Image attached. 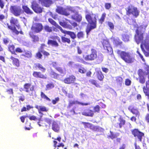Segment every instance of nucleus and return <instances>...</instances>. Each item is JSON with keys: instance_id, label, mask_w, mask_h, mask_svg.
<instances>
[{"instance_id": "obj_21", "label": "nucleus", "mask_w": 149, "mask_h": 149, "mask_svg": "<svg viewBox=\"0 0 149 149\" xmlns=\"http://www.w3.org/2000/svg\"><path fill=\"white\" fill-rule=\"evenodd\" d=\"M29 34L33 42H36L39 41V38L38 35L34 34L31 31L29 32Z\"/></svg>"}, {"instance_id": "obj_53", "label": "nucleus", "mask_w": 149, "mask_h": 149, "mask_svg": "<svg viewBox=\"0 0 149 149\" xmlns=\"http://www.w3.org/2000/svg\"><path fill=\"white\" fill-rule=\"evenodd\" d=\"M40 96L42 98L45 99L46 100L49 101H51V100L42 92H41L40 93Z\"/></svg>"}, {"instance_id": "obj_11", "label": "nucleus", "mask_w": 149, "mask_h": 149, "mask_svg": "<svg viewBox=\"0 0 149 149\" xmlns=\"http://www.w3.org/2000/svg\"><path fill=\"white\" fill-rule=\"evenodd\" d=\"M75 80V77L73 75H71L65 77L62 81L65 84H70L74 83Z\"/></svg>"}, {"instance_id": "obj_1", "label": "nucleus", "mask_w": 149, "mask_h": 149, "mask_svg": "<svg viewBox=\"0 0 149 149\" xmlns=\"http://www.w3.org/2000/svg\"><path fill=\"white\" fill-rule=\"evenodd\" d=\"M97 17L98 16L96 14L92 12L86 15L85 19L89 25L87 26L86 29L87 36L88 35L92 30L96 28Z\"/></svg>"}, {"instance_id": "obj_44", "label": "nucleus", "mask_w": 149, "mask_h": 149, "mask_svg": "<svg viewBox=\"0 0 149 149\" xmlns=\"http://www.w3.org/2000/svg\"><path fill=\"white\" fill-rule=\"evenodd\" d=\"M61 39L63 43H67L68 44H70L71 43V40L70 38L62 36L61 37Z\"/></svg>"}, {"instance_id": "obj_52", "label": "nucleus", "mask_w": 149, "mask_h": 149, "mask_svg": "<svg viewBox=\"0 0 149 149\" xmlns=\"http://www.w3.org/2000/svg\"><path fill=\"white\" fill-rule=\"evenodd\" d=\"M77 36L79 39H82L84 38V34L82 31L78 32L77 34Z\"/></svg>"}, {"instance_id": "obj_7", "label": "nucleus", "mask_w": 149, "mask_h": 149, "mask_svg": "<svg viewBox=\"0 0 149 149\" xmlns=\"http://www.w3.org/2000/svg\"><path fill=\"white\" fill-rule=\"evenodd\" d=\"M132 134L140 142H141L142 139L144 136V134L140 131L138 129L134 128L131 130Z\"/></svg>"}, {"instance_id": "obj_61", "label": "nucleus", "mask_w": 149, "mask_h": 149, "mask_svg": "<svg viewBox=\"0 0 149 149\" xmlns=\"http://www.w3.org/2000/svg\"><path fill=\"white\" fill-rule=\"evenodd\" d=\"M131 84V81L129 79H126L125 80V84L127 86H130Z\"/></svg>"}, {"instance_id": "obj_14", "label": "nucleus", "mask_w": 149, "mask_h": 149, "mask_svg": "<svg viewBox=\"0 0 149 149\" xmlns=\"http://www.w3.org/2000/svg\"><path fill=\"white\" fill-rule=\"evenodd\" d=\"M76 104L81 105L82 106H87L89 105L90 104V102L83 103L77 101H70L69 102L67 108L68 109H70L73 105Z\"/></svg>"}, {"instance_id": "obj_47", "label": "nucleus", "mask_w": 149, "mask_h": 149, "mask_svg": "<svg viewBox=\"0 0 149 149\" xmlns=\"http://www.w3.org/2000/svg\"><path fill=\"white\" fill-rule=\"evenodd\" d=\"M46 87V90H49L54 88V85L52 83H49L47 84Z\"/></svg>"}, {"instance_id": "obj_46", "label": "nucleus", "mask_w": 149, "mask_h": 149, "mask_svg": "<svg viewBox=\"0 0 149 149\" xmlns=\"http://www.w3.org/2000/svg\"><path fill=\"white\" fill-rule=\"evenodd\" d=\"M129 36L128 35L125 34L122 35V40L124 42H127L129 40Z\"/></svg>"}, {"instance_id": "obj_24", "label": "nucleus", "mask_w": 149, "mask_h": 149, "mask_svg": "<svg viewBox=\"0 0 149 149\" xmlns=\"http://www.w3.org/2000/svg\"><path fill=\"white\" fill-rule=\"evenodd\" d=\"M82 114V115L86 116L92 117L94 115L93 111L91 109H88L83 111Z\"/></svg>"}, {"instance_id": "obj_36", "label": "nucleus", "mask_w": 149, "mask_h": 149, "mask_svg": "<svg viewBox=\"0 0 149 149\" xmlns=\"http://www.w3.org/2000/svg\"><path fill=\"white\" fill-rule=\"evenodd\" d=\"M59 24L63 28L69 29H72V26L69 24H68L66 22L64 21L60 22Z\"/></svg>"}, {"instance_id": "obj_63", "label": "nucleus", "mask_w": 149, "mask_h": 149, "mask_svg": "<svg viewBox=\"0 0 149 149\" xmlns=\"http://www.w3.org/2000/svg\"><path fill=\"white\" fill-rule=\"evenodd\" d=\"M6 92L8 94L13 95V90L12 88H9L7 89L6 90Z\"/></svg>"}, {"instance_id": "obj_37", "label": "nucleus", "mask_w": 149, "mask_h": 149, "mask_svg": "<svg viewBox=\"0 0 149 149\" xmlns=\"http://www.w3.org/2000/svg\"><path fill=\"white\" fill-rule=\"evenodd\" d=\"M133 10L131 13V15H132L134 17L136 18L139 15V11L136 7H134Z\"/></svg>"}, {"instance_id": "obj_38", "label": "nucleus", "mask_w": 149, "mask_h": 149, "mask_svg": "<svg viewBox=\"0 0 149 149\" xmlns=\"http://www.w3.org/2000/svg\"><path fill=\"white\" fill-rule=\"evenodd\" d=\"M8 48V51L11 53L12 54L17 55V54L15 52V46L13 45H9Z\"/></svg>"}, {"instance_id": "obj_22", "label": "nucleus", "mask_w": 149, "mask_h": 149, "mask_svg": "<svg viewBox=\"0 0 149 149\" xmlns=\"http://www.w3.org/2000/svg\"><path fill=\"white\" fill-rule=\"evenodd\" d=\"M7 27L8 29L11 31L12 33H15V34L17 35L19 33L21 34H23V32L21 31L19 32L16 29V27L15 26H12L9 25L8 24H7Z\"/></svg>"}, {"instance_id": "obj_6", "label": "nucleus", "mask_w": 149, "mask_h": 149, "mask_svg": "<svg viewBox=\"0 0 149 149\" xmlns=\"http://www.w3.org/2000/svg\"><path fill=\"white\" fill-rule=\"evenodd\" d=\"M10 13L16 17H19L23 13L20 6L17 5L11 6L10 8Z\"/></svg>"}, {"instance_id": "obj_16", "label": "nucleus", "mask_w": 149, "mask_h": 149, "mask_svg": "<svg viewBox=\"0 0 149 149\" xmlns=\"http://www.w3.org/2000/svg\"><path fill=\"white\" fill-rule=\"evenodd\" d=\"M58 63L54 61L52 63V66L60 73L61 74H65V72L64 71L63 69L61 67H58Z\"/></svg>"}, {"instance_id": "obj_18", "label": "nucleus", "mask_w": 149, "mask_h": 149, "mask_svg": "<svg viewBox=\"0 0 149 149\" xmlns=\"http://www.w3.org/2000/svg\"><path fill=\"white\" fill-rule=\"evenodd\" d=\"M105 105L102 103H100L99 105H96L93 108V113L99 112L100 109H103L105 107Z\"/></svg>"}, {"instance_id": "obj_2", "label": "nucleus", "mask_w": 149, "mask_h": 149, "mask_svg": "<svg viewBox=\"0 0 149 149\" xmlns=\"http://www.w3.org/2000/svg\"><path fill=\"white\" fill-rule=\"evenodd\" d=\"M136 34L134 36V39L137 44L141 43V48L143 45L146 49L149 51V36H147L145 39L143 40L144 38L143 33H139V30L137 29L136 30Z\"/></svg>"}, {"instance_id": "obj_43", "label": "nucleus", "mask_w": 149, "mask_h": 149, "mask_svg": "<svg viewBox=\"0 0 149 149\" xmlns=\"http://www.w3.org/2000/svg\"><path fill=\"white\" fill-rule=\"evenodd\" d=\"M110 134L107 136V138L108 139L110 138L112 139L116 138L117 136H118L119 134V133H118L117 135H116L111 131H110Z\"/></svg>"}, {"instance_id": "obj_41", "label": "nucleus", "mask_w": 149, "mask_h": 149, "mask_svg": "<svg viewBox=\"0 0 149 149\" xmlns=\"http://www.w3.org/2000/svg\"><path fill=\"white\" fill-rule=\"evenodd\" d=\"M106 14L105 13H103L102 14L100 18L98 19L99 24H101L104 21L105 18L106 17Z\"/></svg>"}, {"instance_id": "obj_57", "label": "nucleus", "mask_w": 149, "mask_h": 149, "mask_svg": "<svg viewBox=\"0 0 149 149\" xmlns=\"http://www.w3.org/2000/svg\"><path fill=\"white\" fill-rule=\"evenodd\" d=\"M51 75L53 76V77L54 78L56 79H58L59 76V74L56 73L54 71L52 72Z\"/></svg>"}, {"instance_id": "obj_10", "label": "nucleus", "mask_w": 149, "mask_h": 149, "mask_svg": "<svg viewBox=\"0 0 149 149\" xmlns=\"http://www.w3.org/2000/svg\"><path fill=\"white\" fill-rule=\"evenodd\" d=\"M31 7L36 13H40L42 12V8L39 6L38 4L35 1H33L32 2Z\"/></svg>"}, {"instance_id": "obj_64", "label": "nucleus", "mask_w": 149, "mask_h": 149, "mask_svg": "<svg viewBox=\"0 0 149 149\" xmlns=\"http://www.w3.org/2000/svg\"><path fill=\"white\" fill-rule=\"evenodd\" d=\"M59 100V98L58 97H57L55 98L54 100H52V102L53 104H55Z\"/></svg>"}, {"instance_id": "obj_49", "label": "nucleus", "mask_w": 149, "mask_h": 149, "mask_svg": "<svg viewBox=\"0 0 149 149\" xmlns=\"http://www.w3.org/2000/svg\"><path fill=\"white\" fill-rule=\"evenodd\" d=\"M44 121L45 123L48 124V126L45 125V126L46 127L47 126H48L49 127L50 126L52 122V120L51 119L48 118H46L44 119Z\"/></svg>"}, {"instance_id": "obj_4", "label": "nucleus", "mask_w": 149, "mask_h": 149, "mask_svg": "<svg viewBox=\"0 0 149 149\" xmlns=\"http://www.w3.org/2000/svg\"><path fill=\"white\" fill-rule=\"evenodd\" d=\"M91 53L87 54L86 56L83 55L84 59L81 58L80 59V62L84 64H88V63L85 61H93L96 60L97 58V51L94 49H91Z\"/></svg>"}, {"instance_id": "obj_62", "label": "nucleus", "mask_w": 149, "mask_h": 149, "mask_svg": "<svg viewBox=\"0 0 149 149\" xmlns=\"http://www.w3.org/2000/svg\"><path fill=\"white\" fill-rule=\"evenodd\" d=\"M105 8L107 10H109L111 7V4L110 3H105Z\"/></svg>"}, {"instance_id": "obj_9", "label": "nucleus", "mask_w": 149, "mask_h": 149, "mask_svg": "<svg viewBox=\"0 0 149 149\" xmlns=\"http://www.w3.org/2000/svg\"><path fill=\"white\" fill-rule=\"evenodd\" d=\"M24 91L28 93H31L30 95H33V92L35 91V86L32 85L31 83H25L23 86Z\"/></svg>"}, {"instance_id": "obj_17", "label": "nucleus", "mask_w": 149, "mask_h": 149, "mask_svg": "<svg viewBox=\"0 0 149 149\" xmlns=\"http://www.w3.org/2000/svg\"><path fill=\"white\" fill-rule=\"evenodd\" d=\"M143 90L145 96H149V80L146 81L145 86L143 87Z\"/></svg>"}, {"instance_id": "obj_40", "label": "nucleus", "mask_w": 149, "mask_h": 149, "mask_svg": "<svg viewBox=\"0 0 149 149\" xmlns=\"http://www.w3.org/2000/svg\"><path fill=\"white\" fill-rule=\"evenodd\" d=\"M115 81L118 85L121 86L123 81V79L122 77L120 76L116 77H115Z\"/></svg>"}, {"instance_id": "obj_3", "label": "nucleus", "mask_w": 149, "mask_h": 149, "mask_svg": "<svg viewBox=\"0 0 149 149\" xmlns=\"http://www.w3.org/2000/svg\"><path fill=\"white\" fill-rule=\"evenodd\" d=\"M118 56L125 63L131 64L135 61L134 57L129 52L118 50L116 51Z\"/></svg>"}, {"instance_id": "obj_56", "label": "nucleus", "mask_w": 149, "mask_h": 149, "mask_svg": "<svg viewBox=\"0 0 149 149\" xmlns=\"http://www.w3.org/2000/svg\"><path fill=\"white\" fill-rule=\"evenodd\" d=\"M44 29L45 31L48 32H51L52 31V27L46 25L44 26Z\"/></svg>"}, {"instance_id": "obj_30", "label": "nucleus", "mask_w": 149, "mask_h": 149, "mask_svg": "<svg viewBox=\"0 0 149 149\" xmlns=\"http://www.w3.org/2000/svg\"><path fill=\"white\" fill-rule=\"evenodd\" d=\"M35 107L38 110L40 113H41V112H47L48 110V109L44 106L36 105L35 106Z\"/></svg>"}, {"instance_id": "obj_19", "label": "nucleus", "mask_w": 149, "mask_h": 149, "mask_svg": "<svg viewBox=\"0 0 149 149\" xmlns=\"http://www.w3.org/2000/svg\"><path fill=\"white\" fill-rule=\"evenodd\" d=\"M10 22L11 24L15 26L18 29H20V26L19 24V21L17 19L12 17L10 20Z\"/></svg>"}, {"instance_id": "obj_26", "label": "nucleus", "mask_w": 149, "mask_h": 149, "mask_svg": "<svg viewBox=\"0 0 149 149\" xmlns=\"http://www.w3.org/2000/svg\"><path fill=\"white\" fill-rule=\"evenodd\" d=\"M82 18L81 15L79 14L78 12H76L74 15L71 16V18L72 19L75 20L79 22L81 21Z\"/></svg>"}, {"instance_id": "obj_60", "label": "nucleus", "mask_w": 149, "mask_h": 149, "mask_svg": "<svg viewBox=\"0 0 149 149\" xmlns=\"http://www.w3.org/2000/svg\"><path fill=\"white\" fill-rule=\"evenodd\" d=\"M108 25L110 27V29L111 30H113L114 29V25L113 23L110 22H108L107 23Z\"/></svg>"}, {"instance_id": "obj_8", "label": "nucleus", "mask_w": 149, "mask_h": 149, "mask_svg": "<svg viewBox=\"0 0 149 149\" xmlns=\"http://www.w3.org/2000/svg\"><path fill=\"white\" fill-rule=\"evenodd\" d=\"M43 26L41 23H33L31 27V29L34 32L38 33L42 31Z\"/></svg>"}, {"instance_id": "obj_55", "label": "nucleus", "mask_w": 149, "mask_h": 149, "mask_svg": "<svg viewBox=\"0 0 149 149\" xmlns=\"http://www.w3.org/2000/svg\"><path fill=\"white\" fill-rule=\"evenodd\" d=\"M82 123L84 125V127L85 128L90 129L92 124L91 123L88 122H82Z\"/></svg>"}, {"instance_id": "obj_27", "label": "nucleus", "mask_w": 149, "mask_h": 149, "mask_svg": "<svg viewBox=\"0 0 149 149\" xmlns=\"http://www.w3.org/2000/svg\"><path fill=\"white\" fill-rule=\"evenodd\" d=\"M32 54L31 52L28 50L25 51L24 53L20 55L21 56L25 58H30L32 57Z\"/></svg>"}, {"instance_id": "obj_29", "label": "nucleus", "mask_w": 149, "mask_h": 149, "mask_svg": "<svg viewBox=\"0 0 149 149\" xmlns=\"http://www.w3.org/2000/svg\"><path fill=\"white\" fill-rule=\"evenodd\" d=\"M33 68L35 69H39L41 70L42 72H45L46 69L40 63H35L34 64V66L33 67Z\"/></svg>"}, {"instance_id": "obj_20", "label": "nucleus", "mask_w": 149, "mask_h": 149, "mask_svg": "<svg viewBox=\"0 0 149 149\" xmlns=\"http://www.w3.org/2000/svg\"><path fill=\"white\" fill-rule=\"evenodd\" d=\"M103 45L104 49L107 50L108 53H111L112 52V48L110 46V44L108 41L104 42L103 43Z\"/></svg>"}, {"instance_id": "obj_34", "label": "nucleus", "mask_w": 149, "mask_h": 149, "mask_svg": "<svg viewBox=\"0 0 149 149\" xmlns=\"http://www.w3.org/2000/svg\"><path fill=\"white\" fill-rule=\"evenodd\" d=\"M96 75L98 79L100 81H102L104 78V76L101 71H97L96 72Z\"/></svg>"}, {"instance_id": "obj_33", "label": "nucleus", "mask_w": 149, "mask_h": 149, "mask_svg": "<svg viewBox=\"0 0 149 149\" xmlns=\"http://www.w3.org/2000/svg\"><path fill=\"white\" fill-rule=\"evenodd\" d=\"M22 8L23 11L27 14L31 15L33 13V12L26 6H22Z\"/></svg>"}, {"instance_id": "obj_13", "label": "nucleus", "mask_w": 149, "mask_h": 149, "mask_svg": "<svg viewBox=\"0 0 149 149\" xmlns=\"http://www.w3.org/2000/svg\"><path fill=\"white\" fill-rule=\"evenodd\" d=\"M10 59L12 60V62L13 65L15 67V68L17 69L20 67V62L19 59L15 58L13 56H11Z\"/></svg>"}, {"instance_id": "obj_23", "label": "nucleus", "mask_w": 149, "mask_h": 149, "mask_svg": "<svg viewBox=\"0 0 149 149\" xmlns=\"http://www.w3.org/2000/svg\"><path fill=\"white\" fill-rule=\"evenodd\" d=\"M63 33L69 35L72 39H74L76 38V35L74 32L64 30L63 29L61 31Z\"/></svg>"}, {"instance_id": "obj_50", "label": "nucleus", "mask_w": 149, "mask_h": 149, "mask_svg": "<svg viewBox=\"0 0 149 149\" xmlns=\"http://www.w3.org/2000/svg\"><path fill=\"white\" fill-rule=\"evenodd\" d=\"M41 50L38 51L35 55V57L38 59H41L42 57V55L41 53Z\"/></svg>"}, {"instance_id": "obj_31", "label": "nucleus", "mask_w": 149, "mask_h": 149, "mask_svg": "<svg viewBox=\"0 0 149 149\" xmlns=\"http://www.w3.org/2000/svg\"><path fill=\"white\" fill-rule=\"evenodd\" d=\"M47 44L49 45L56 47H58L59 46L58 43L56 41L52 40H48L47 42Z\"/></svg>"}, {"instance_id": "obj_39", "label": "nucleus", "mask_w": 149, "mask_h": 149, "mask_svg": "<svg viewBox=\"0 0 149 149\" xmlns=\"http://www.w3.org/2000/svg\"><path fill=\"white\" fill-rule=\"evenodd\" d=\"M134 7L132 5H129L125 9L126 10V15H131V13L133 10Z\"/></svg>"}, {"instance_id": "obj_28", "label": "nucleus", "mask_w": 149, "mask_h": 149, "mask_svg": "<svg viewBox=\"0 0 149 149\" xmlns=\"http://www.w3.org/2000/svg\"><path fill=\"white\" fill-rule=\"evenodd\" d=\"M118 121L119 122L117 123L116 126L117 127H119L120 128H121L123 126L125 125V120L123 118L120 117L118 119Z\"/></svg>"}, {"instance_id": "obj_59", "label": "nucleus", "mask_w": 149, "mask_h": 149, "mask_svg": "<svg viewBox=\"0 0 149 149\" xmlns=\"http://www.w3.org/2000/svg\"><path fill=\"white\" fill-rule=\"evenodd\" d=\"M18 100L19 102H23L25 100V97L23 95L18 97Z\"/></svg>"}, {"instance_id": "obj_12", "label": "nucleus", "mask_w": 149, "mask_h": 149, "mask_svg": "<svg viewBox=\"0 0 149 149\" xmlns=\"http://www.w3.org/2000/svg\"><path fill=\"white\" fill-rule=\"evenodd\" d=\"M68 10L67 9L65 8L62 7H58L56 9V12L59 14L68 16L70 15Z\"/></svg>"}, {"instance_id": "obj_35", "label": "nucleus", "mask_w": 149, "mask_h": 149, "mask_svg": "<svg viewBox=\"0 0 149 149\" xmlns=\"http://www.w3.org/2000/svg\"><path fill=\"white\" fill-rule=\"evenodd\" d=\"M48 21L52 25H53L55 27H57L61 31L62 29V28L60 26L57 24L56 22L53 20L51 18H49L48 19Z\"/></svg>"}, {"instance_id": "obj_42", "label": "nucleus", "mask_w": 149, "mask_h": 149, "mask_svg": "<svg viewBox=\"0 0 149 149\" xmlns=\"http://www.w3.org/2000/svg\"><path fill=\"white\" fill-rule=\"evenodd\" d=\"M33 107L32 106H31L29 105H26V107H25L24 106L21 109V112H23L24 111H29L31 109H33Z\"/></svg>"}, {"instance_id": "obj_51", "label": "nucleus", "mask_w": 149, "mask_h": 149, "mask_svg": "<svg viewBox=\"0 0 149 149\" xmlns=\"http://www.w3.org/2000/svg\"><path fill=\"white\" fill-rule=\"evenodd\" d=\"M89 82L91 84L97 87H100L99 85L97 83L96 80L93 79H90L89 80Z\"/></svg>"}, {"instance_id": "obj_48", "label": "nucleus", "mask_w": 149, "mask_h": 149, "mask_svg": "<svg viewBox=\"0 0 149 149\" xmlns=\"http://www.w3.org/2000/svg\"><path fill=\"white\" fill-rule=\"evenodd\" d=\"M3 42L4 44L7 45L11 42V40L8 38L5 37L3 38Z\"/></svg>"}, {"instance_id": "obj_15", "label": "nucleus", "mask_w": 149, "mask_h": 149, "mask_svg": "<svg viewBox=\"0 0 149 149\" xmlns=\"http://www.w3.org/2000/svg\"><path fill=\"white\" fill-rule=\"evenodd\" d=\"M33 76L37 78L46 79L47 77L46 74L44 75L40 72L34 71L32 74Z\"/></svg>"}, {"instance_id": "obj_5", "label": "nucleus", "mask_w": 149, "mask_h": 149, "mask_svg": "<svg viewBox=\"0 0 149 149\" xmlns=\"http://www.w3.org/2000/svg\"><path fill=\"white\" fill-rule=\"evenodd\" d=\"M146 72L142 69H139L137 71V74L139 76L138 79L139 82L142 84H144L146 81V78L144 77L145 75H148V78L149 79V66H147L146 68Z\"/></svg>"}, {"instance_id": "obj_45", "label": "nucleus", "mask_w": 149, "mask_h": 149, "mask_svg": "<svg viewBox=\"0 0 149 149\" xmlns=\"http://www.w3.org/2000/svg\"><path fill=\"white\" fill-rule=\"evenodd\" d=\"M90 129L94 132L98 131L100 130L99 127L98 126L94 125L92 124Z\"/></svg>"}, {"instance_id": "obj_32", "label": "nucleus", "mask_w": 149, "mask_h": 149, "mask_svg": "<svg viewBox=\"0 0 149 149\" xmlns=\"http://www.w3.org/2000/svg\"><path fill=\"white\" fill-rule=\"evenodd\" d=\"M129 109L131 113L135 115L136 117H139L140 113L137 109L133 107L130 109V108Z\"/></svg>"}, {"instance_id": "obj_25", "label": "nucleus", "mask_w": 149, "mask_h": 149, "mask_svg": "<svg viewBox=\"0 0 149 149\" xmlns=\"http://www.w3.org/2000/svg\"><path fill=\"white\" fill-rule=\"evenodd\" d=\"M60 127L58 124L54 121L52 124V129L55 132H58L60 130Z\"/></svg>"}, {"instance_id": "obj_58", "label": "nucleus", "mask_w": 149, "mask_h": 149, "mask_svg": "<svg viewBox=\"0 0 149 149\" xmlns=\"http://www.w3.org/2000/svg\"><path fill=\"white\" fill-rule=\"evenodd\" d=\"M29 119L31 120H38L39 121L41 119L40 118H39V119H38L36 117L34 116H29Z\"/></svg>"}, {"instance_id": "obj_54", "label": "nucleus", "mask_w": 149, "mask_h": 149, "mask_svg": "<svg viewBox=\"0 0 149 149\" xmlns=\"http://www.w3.org/2000/svg\"><path fill=\"white\" fill-rule=\"evenodd\" d=\"M75 107L71 109L69 112H68V115L69 116H71L77 114L75 111Z\"/></svg>"}]
</instances>
